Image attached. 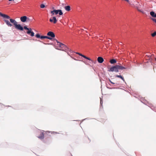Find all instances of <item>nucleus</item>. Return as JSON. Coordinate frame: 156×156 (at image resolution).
<instances>
[{
    "label": "nucleus",
    "instance_id": "f257e3e1",
    "mask_svg": "<svg viewBox=\"0 0 156 156\" xmlns=\"http://www.w3.org/2000/svg\"><path fill=\"white\" fill-rule=\"evenodd\" d=\"M126 69V68L122 66L121 64L119 63V65H116L112 66L110 69L108 70V71L118 73L120 70H122Z\"/></svg>",
    "mask_w": 156,
    "mask_h": 156
},
{
    "label": "nucleus",
    "instance_id": "f03ea898",
    "mask_svg": "<svg viewBox=\"0 0 156 156\" xmlns=\"http://www.w3.org/2000/svg\"><path fill=\"white\" fill-rule=\"evenodd\" d=\"M23 29L27 30L26 33L31 37H33L34 35V33L32 31L31 28H27V26H24L23 27Z\"/></svg>",
    "mask_w": 156,
    "mask_h": 156
},
{
    "label": "nucleus",
    "instance_id": "7ed1b4c3",
    "mask_svg": "<svg viewBox=\"0 0 156 156\" xmlns=\"http://www.w3.org/2000/svg\"><path fill=\"white\" fill-rule=\"evenodd\" d=\"M58 45H59L61 48H64V49L61 50L66 52L67 54L68 55H69V52L68 51H70L71 50L66 45L61 43L59 44H58Z\"/></svg>",
    "mask_w": 156,
    "mask_h": 156
},
{
    "label": "nucleus",
    "instance_id": "20e7f679",
    "mask_svg": "<svg viewBox=\"0 0 156 156\" xmlns=\"http://www.w3.org/2000/svg\"><path fill=\"white\" fill-rule=\"evenodd\" d=\"M53 12L55 13V15L59 14L60 15H62L63 14L62 10L61 9L56 10L55 9L53 10Z\"/></svg>",
    "mask_w": 156,
    "mask_h": 156
},
{
    "label": "nucleus",
    "instance_id": "39448f33",
    "mask_svg": "<svg viewBox=\"0 0 156 156\" xmlns=\"http://www.w3.org/2000/svg\"><path fill=\"white\" fill-rule=\"evenodd\" d=\"M16 29L18 30L23 31V27L20 24H17L15 27Z\"/></svg>",
    "mask_w": 156,
    "mask_h": 156
},
{
    "label": "nucleus",
    "instance_id": "423d86ee",
    "mask_svg": "<svg viewBox=\"0 0 156 156\" xmlns=\"http://www.w3.org/2000/svg\"><path fill=\"white\" fill-rule=\"evenodd\" d=\"M47 35L49 36V37H50L52 38H54L55 37V35L54 33L52 31H49L48 32L47 34Z\"/></svg>",
    "mask_w": 156,
    "mask_h": 156
},
{
    "label": "nucleus",
    "instance_id": "0eeeda50",
    "mask_svg": "<svg viewBox=\"0 0 156 156\" xmlns=\"http://www.w3.org/2000/svg\"><path fill=\"white\" fill-rule=\"evenodd\" d=\"M27 19H29L26 16H23L20 17V20L21 22L24 23L27 21Z\"/></svg>",
    "mask_w": 156,
    "mask_h": 156
},
{
    "label": "nucleus",
    "instance_id": "6e6552de",
    "mask_svg": "<svg viewBox=\"0 0 156 156\" xmlns=\"http://www.w3.org/2000/svg\"><path fill=\"white\" fill-rule=\"evenodd\" d=\"M0 16L1 17H3L4 18H6L7 19H9L10 18V17L9 16H8L6 14H2L0 12Z\"/></svg>",
    "mask_w": 156,
    "mask_h": 156
},
{
    "label": "nucleus",
    "instance_id": "1a4fd4ad",
    "mask_svg": "<svg viewBox=\"0 0 156 156\" xmlns=\"http://www.w3.org/2000/svg\"><path fill=\"white\" fill-rule=\"evenodd\" d=\"M104 61V59L101 57H98L97 58V61L100 63H102Z\"/></svg>",
    "mask_w": 156,
    "mask_h": 156
},
{
    "label": "nucleus",
    "instance_id": "9d476101",
    "mask_svg": "<svg viewBox=\"0 0 156 156\" xmlns=\"http://www.w3.org/2000/svg\"><path fill=\"white\" fill-rule=\"evenodd\" d=\"M76 54H78L79 55H80V56H81L82 57L84 58L87 59H88L89 60H90V61H91V59L88 57H87V56H86L83 55H82V54H81V53H80L79 52H76Z\"/></svg>",
    "mask_w": 156,
    "mask_h": 156
},
{
    "label": "nucleus",
    "instance_id": "9b49d317",
    "mask_svg": "<svg viewBox=\"0 0 156 156\" xmlns=\"http://www.w3.org/2000/svg\"><path fill=\"white\" fill-rule=\"evenodd\" d=\"M9 19L10 22L13 24L15 27L17 24V22L15 20L13 19L10 18Z\"/></svg>",
    "mask_w": 156,
    "mask_h": 156
},
{
    "label": "nucleus",
    "instance_id": "f8f14e48",
    "mask_svg": "<svg viewBox=\"0 0 156 156\" xmlns=\"http://www.w3.org/2000/svg\"><path fill=\"white\" fill-rule=\"evenodd\" d=\"M50 21L51 22H53L54 23H55L57 22V20L55 16H53L52 19H50Z\"/></svg>",
    "mask_w": 156,
    "mask_h": 156
},
{
    "label": "nucleus",
    "instance_id": "ddd939ff",
    "mask_svg": "<svg viewBox=\"0 0 156 156\" xmlns=\"http://www.w3.org/2000/svg\"><path fill=\"white\" fill-rule=\"evenodd\" d=\"M4 21L8 27H11L12 26V24L10 23V22H9L8 20H4Z\"/></svg>",
    "mask_w": 156,
    "mask_h": 156
},
{
    "label": "nucleus",
    "instance_id": "4468645a",
    "mask_svg": "<svg viewBox=\"0 0 156 156\" xmlns=\"http://www.w3.org/2000/svg\"><path fill=\"white\" fill-rule=\"evenodd\" d=\"M115 76L116 77L119 78H121L122 80H123V81L125 83H126V82L125 80L123 78V77L121 75H115Z\"/></svg>",
    "mask_w": 156,
    "mask_h": 156
},
{
    "label": "nucleus",
    "instance_id": "2eb2a0df",
    "mask_svg": "<svg viewBox=\"0 0 156 156\" xmlns=\"http://www.w3.org/2000/svg\"><path fill=\"white\" fill-rule=\"evenodd\" d=\"M41 39L47 38L50 40H51L52 39V38H51V37L46 36H41Z\"/></svg>",
    "mask_w": 156,
    "mask_h": 156
},
{
    "label": "nucleus",
    "instance_id": "dca6fc26",
    "mask_svg": "<svg viewBox=\"0 0 156 156\" xmlns=\"http://www.w3.org/2000/svg\"><path fill=\"white\" fill-rule=\"evenodd\" d=\"M109 62L111 64H114L117 61L115 59H112L110 60Z\"/></svg>",
    "mask_w": 156,
    "mask_h": 156
},
{
    "label": "nucleus",
    "instance_id": "f3484780",
    "mask_svg": "<svg viewBox=\"0 0 156 156\" xmlns=\"http://www.w3.org/2000/svg\"><path fill=\"white\" fill-rule=\"evenodd\" d=\"M38 137L41 139H42L44 138V134L43 133H41L40 136Z\"/></svg>",
    "mask_w": 156,
    "mask_h": 156
},
{
    "label": "nucleus",
    "instance_id": "a211bd4d",
    "mask_svg": "<svg viewBox=\"0 0 156 156\" xmlns=\"http://www.w3.org/2000/svg\"><path fill=\"white\" fill-rule=\"evenodd\" d=\"M70 7L69 5L66 6L65 7V10L68 11H69L70 9Z\"/></svg>",
    "mask_w": 156,
    "mask_h": 156
},
{
    "label": "nucleus",
    "instance_id": "6ab92c4d",
    "mask_svg": "<svg viewBox=\"0 0 156 156\" xmlns=\"http://www.w3.org/2000/svg\"><path fill=\"white\" fill-rule=\"evenodd\" d=\"M155 13L154 11H151L150 12V15L152 17H154Z\"/></svg>",
    "mask_w": 156,
    "mask_h": 156
},
{
    "label": "nucleus",
    "instance_id": "aec40b11",
    "mask_svg": "<svg viewBox=\"0 0 156 156\" xmlns=\"http://www.w3.org/2000/svg\"><path fill=\"white\" fill-rule=\"evenodd\" d=\"M35 36L37 38H41V36L39 34H36V35H35Z\"/></svg>",
    "mask_w": 156,
    "mask_h": 156
},
{
    "label": "nucleus",
    "instance_id": "412c9836",
    "mask_svg": "<svg viewBox=\"0 0 156 156\" xmlns=\"http://www.w3.org/2000/svg\"><path fill=\"white\" fill-rule=\"evenodd\" d=\"M153 37H154L156 35V31H155L153 33H152L151 34Z\"/></svg>",
    "mask_w": 156,
    "mask_h": 156
},
{
    "label": "nucleus",
    "instance_id": "4be33fe9",
    "mask_svg": "<svg viewBox=\"0 0 156 156\" xmlns=\"http://www.w3.org/2000/svg\"><path fill=\"white\" fill-rule=\"evenodd\" d=\"M100 105H101V107L102 106V103H103V101H102V99L100 98Z\"/></svg>",
    "mask_w": 156,
    "mask_h": 156
},
{
    "label": "nucleus",
    "instance_id": "5701e85b",
    "mask_svg": "<svg viewBox=\"0 0 156 156\" xmlns=\"http://www.w3.org/2000/svg\"><path fill=\"white\" fill-rule=\"evenodd\" d=\"M40 7L41 8H43L45 7V5L43 4H41V5Z\"/></svg>",
    "mask_w": 156,
    "mask_h": 156
},
{
    "label": "nucleus",
    "instance_id": "b1692460",
    "mask_svg": "<svg viewBox=\"0 0 156 156\" xmlns=\"http://www.w3.org/2000/svg\"><path fill=\"white\" fill-rule=\"evenodd\" d=\"M54 40L55 41H56L57 42L58 44H59L60 43H61V42H59L56 39H54Z\"/></svg>",
    "mask_w": 156,
    "mask_h": 156
},
{
    "label": "nucleus",
    "instance_id": "393cba45",
    "mask_svg": "<svg viewBox=\"0 0 156 156\" xmlns=\"http://www.w3.org/2000/svg\"><path fill=\"white\" fill-rule=\"evenodd\" d=\"M51 13L52 14V15H53L55 14V13L54 12H53V10L51 11Z\"/></svg>",
    "mask_w": 156,
    "mask_h": 156
},
{
    "label": "nucleus",
    "instance_id": "a878e982",
    "mask_svg": "<svg viewBox=\"0 0 156 156\" xmlns=\"http://www.w3.org/2000/svg\"><path fill=\"white\" fill-rule=\"evenodd\" d=\"M152 20L156 23V19L152 18Z\"/></svg>",
    "mask_w": 156,
    "mask_h": 156
},
{
    "label": "nucleus",
    "instance_id": "bb28decb",
    "mask_svg": "<svg viewBox=\"0 0 156 156\" xmlns=\"http://www.w3.org/2000/svg\"><path fill=\"white\" fill-rule=\"evenodd\" d=\"M109 81H110V82L112 84H115V83L112 82L110 80H109Z\"/></svg>",
    "mask_w": 156,
    "mask_h": 156
},
{
    "label": "nucleus",
    "instance_id": "cd10ccee",
    "mask_svg": "<svg viewBox=\"0 0 156 156\" xmlns=\"http://www.w3.org/2000/svg\"><path fill=\"white\" fill-rule=\"evenodd\" d=\"M138 10V11H140V12H142V13H144V11H142V10H141L139 9V10Z\"/></svg>",
    "mask_w": 156,
    "mask_h": 156
},
{
    "label": "nucleus",
    "instance_id": "c85d7f7f",
    "mask_svg": "<svg viewBox=\"0 0 156 156\" xmlns=\"http://www.w3.org/2000/svg\"><path fill=\"white\" fill-rule=\"evenodd\" d=\"M44 44H50L46 43H44Z\"/></svg>",
    "mask_w": 156,
    "mask_h": 156
},
{
    "label": "nucleus",
    "instance_id": "c756f323",
    "mask_svg": "<svg viewBox=\"0 0 156 156\" xmlns=\"http://www.w3.org/2000/svg\"><path fill=\"white\" fill-rule=\"evenodd\" d=\"M8 1H10V2L12 1H14V0H8Z\"/></svg>",
    "mask_w": 156,
    "mask_h": 156
},
{
    "label": "nucleus",
    "instance_id": "7c9ffc66",
    "mask_svg": "<svg viewBox=\"0 0 156 156\" xmlns=\"http://www.w3.org/2000/svg\"><path fill=\"white\" fill-rule=\"evenodd\" d=\"M154 17L156 18V13H155Z\"/></svg>",
    "mask_w": 156,
    "mask_h": 156
},
{
    "label": "nucleus",
    "instance_id": "2f4dec72",
    "mask_svg": "<svg viewBox=\"0 0 156 156\" xmlns=\"http://www.w3.org/2000/svg\"><path fill=\"white\" fill-rule=\"evenodd\" d=\"M75 59V60H76V59ZM78 60V61H81V60Z\"/></svg>",
    "mask_w": 156,
    "mask_h": 156
},
{
    "label": "nucleus",
    "instance_id": "473e14b6",
    "mask_svg": "<svg viewBox=\"0 0 156 156\" xmlns=\"http://www.w3.org/2000/svg\"><path fill=\"white\" fill-rule=\"evenodd\" d=\"M86 119H83V120H85Z\"/></svg>",
    "mask_w": 156,
    "mask_h": 156
},
{
    "label": "nucleus",
    "instance_id": "72a5a7b5",
    "mask_svg": "<svg viewBox=\"0 0 156 156\" xmlns=\"http://www.w3.org/2000/svg\"><path fill=\"white\" fill-rule=\"evenodd\" d=\"M117 84V85H119V84Z\"/></svg>",
    "mask_w": 156,
    "mask_h": 156
},
{
    "label": "nucleus",
    "instance_id": "f704fd0d",
    "mask_svg": "<svg viewBox=\"0 0 156 156\" xmlns=\"http://www.w3.org/2000/svg\"><path fill=\"white\" fill-rule=\"evenodd\" d=\"M47 132L49 133V131H47Z\"/></svg>",
    "mask_w": 156,
    "mask_h": 156
}]
</instances>
